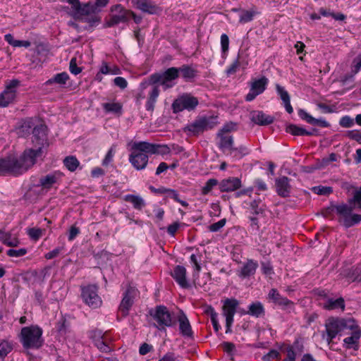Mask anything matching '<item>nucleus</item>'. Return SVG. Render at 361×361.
<instances>
[{"instance_id":"53","label":"nucleus","mask_w":361,"mask_h":361,"mask_svg":"<svg viewBox=\"0 0 361 361\" xmlns=\"http://www.w3.org/2000/svg\"><path fill=\"white\" fill-rule=\"evenodd\" d=\"M218 184V180L214 178L209 179L205 185L202 188V193L203 195H207L209 193L213 188Z\"/></svg>"},{"instance_id":"16","label":"nucleus","mask_w":361,"mask_h":361,"mask_svg":"<svg viewBox=\"0 0 361 361\" xmlns=\"http://www.w3.org/2000/svg\"><path fill=\"white\" fill-rule=\"evenodd\" d=\"M268 298L274 304L280 306L283 310L288 312H293L295 304L286 297L282 296L276 288H271L268 294Z\"/></svg>"},{"instance_id":"30","label":"nucleus","mask_w":361,"mask_h":361,"mask_svg":"<svg viewBox=\"0 0 361 361\" xmlns=\"http://www.w3.org/2000/svg\"><path fill=\"white\" fill-rule=\"evenodd\" d=\"M276 90L281 99L283 101L286 111L288 114H292L293 109L290 104V99L288 92L279 84L276 85Z\"/></svg>"},{"instance_id":"31","label":"nucleus","mask_w":361,"mask_h":361,"mask_svg":"<svg viewBox=\"0 0 361 361\" xmlns=\"http://www.w3.org/2000/svg\"><path fill=\"white\" fill-rule=\"evenodd\" d=\"M248 314L255 318L263 317L265 315V309L259 301H255L247 306Z\"/></svg>"},{"instance_id":"19","label":"nucleus","mask_w":361,"mask_h":361,"mask_svg":"<svg viewBox=\"0 0 361 361\" xmlns=\"http://www.w3.org/2000/svg\"><path fill=\"white\" fill-rule=\"evenodd\" d=\"M131 3L134 7L148 14H158L161 11L152 0H131Z\"/></svg>"},{"instance_id":"63","label":"nucleus","mask_w":361,"mask_h":361,"mask_svg":"<svg viewBox=\"0 0 361 361\" xmlns=\"http://www.w3.org/2000/svg\"><path fill=\"white\" fill-rule=\"evenodd\" d=\"M69 70L71 73L74 75H78L82 71L81 68L77 66L75 58L71 59L70 61Z\"/></svg>"},{"instance_id":"51","label":"nucleus","mask_w":361,"mask_h":361,"mask_svg":"<svg viewBox=\"0 0 361 361\" xmlns=\"http://www.w3.org/2000/svg\"><path fill=\"white\" fill-rule=\"evenodd\" d=\"M106 336V333H103L102 330L95 329L89 333V337L92 340L94 344Z\"/></svg>"},{"instance_id":"29","label":"nucleus","mask_w":361,"mask_h":361,"mask_svg":"<svg viewBox=\"0 0 361 361\" xmlns=\"http://www.w3.org/2000/svg\"><path fill=\"white\" fill-rule=\"evenodd\" d=\"M151 85L152 87L148 92V97L145 104V108L147 111H152L154 109L155 104L159 95L160 90L158 85Z\"/></svg>"},{"instance_id":"2","label":"nucleus","mask_w":361,"mask_h":361,"mask_svg":"<svg viewBox=\"0 0 361 361\" xmlns=\"http://www.w3.org/2000/svg\"><path fill=\"white\" fill-rule=\"evenodd\" d=\"M169 152L166 145L153 144L147 142H135L132 146V152L129 155V161L137 170L145 169L148 163V155Z\"/></svg>"},{"instance_id":"14","label":"nucleus","mask_w":361,"mask_h":361,"mask_svg":"<svg viewBox=\"0 0 361 361\" xmlns=\"http://www.w3.org/2000/svg\"><path fill=\"white\" fill-rule=\"evenodd\" d=\"M63 173L59 171L51 172L45 176H42L39 179L37 186L43 190H50L51 188L57 187L61 184Z\"/></svg>"},{"instance_id":"9","label":"nucleus","mask_w":361,"mask_h":361,"mask_svg":"<svg viewBox=\"0 0 361 361\" xmlns=\"http://www.w3.org/2000/svg\"><path fill=\"white\" fill-rule=\"evenodd\" d=\"M222 315L226 319V334L232 333L234 315L237 313L240 302L235 298H226L221 300Z\"/></svg>"},{"instance_id":"47","label":"nucleus","mask_w":361,"mask_h":361,"mask_svg":"<svg viewBox=\"0 0 361 361\" xmlns=\"http://www.w3.org/2000/svg\"><path fill=\"white\" fill-rule=\"evenodd\" d=\"M94 345L101 351L104 353H108L111 350V347L109 346V341L107 337L105 336L102 340H99L98 342L94 343Z\"/></svg>"},{"instance_id":"33","label":"nucleus","mask_w":361,"mask_h":361,"mask_svg":"<svg viewBox=\"0 0 361 361\" xmlns=\"http://www.w3.org/2000/svg\"><path fill=\"white\" fill-rule=\"evenodd\" d=\"M316 131L317 130L315 129H312L311 131H309L295 124H290L286 127L287 133L296 136H310L314 135Z\"/></svg>"},{"instance_id":"64","label":"nucleus","mask_w":361,"mask_h":361,"mask_svg":"<svg viewBox=\"0 0 361 361\" xmlns=\"http://www.w3.org/2000/svg\"><path fill=\"white\" fill-rule=\"evenodd\" d=\"M281 355L278 350H271L265 356L264 360L267 361H271L273 360H279Z\"/></svg>"},{"instance_id":"42","label":"nucleus","mask_w":361,"mask_h":361,"mask_svg":"<svg viewBox=\"0 0 361 361\" xmlns=\"http://www.w3.org/2000/svg\"><path fill=\"white\" fill-rule=\"evenodd\" d=\"M63 164L68 171L73 172L79 166L80 162L75 157L68 156L63 159Z\"/></svg>"},{"instance_id":"25","label":"nucleus","mask_w":361,"mask_h":361,"mask_svg":"<svg viewBox=\"0 0 361 361\" xmlns=\"http://www.w3.org/2000/svg\"><path fill=\"white\" fill-rule=\"evenodd\" d=\"M276 190L277 194L282 197L290 196L291 186L290 185V178L287 176H281L276 179Z\"/></svg>"},{"instance_id":"11","label":"nucleus","mask_w":361,"mask_h":361,"mask_svg":"<svg viewBox=\"0 0 361 361\" xmlns=\"http://www.w3.org/2000/svg\"><path fill=\"white\" fill-rule=\"evenodd\" d=\"M81 298L85 305L92 309H97L102 304V300L98 295V286L94 284H89L80 287Z\"/></svg>"},{"instance_id":"3","label":"nucleus","mask_w":361,"mask_h":361,"mask_svg":"<svg viewBox=\"0 0 361 361\" xmlns=\"http://www.w3.org/2000/svg\"><path fill=\"white\" fill-rule=\"evenodd\" d=\"M353 207L348 204H331L322 212L325 217L330 216L334 212L338 216V221L345 228H348L361 222V214L353 213Z\"/></svg>"},{"instance_id":"57","label":"nucleus","mask_w":361,"mask_h":361,"mask_svg":"<svg viewBox=\"0 0 361 361\" xmlns=\"http://www.w3.org/2000/svg\"><path fill=\"white\" fill-rule=\"evenodd\" d=\"M108 2L109 0H96L94 3H91L94 14L99 13L102 8L107 5Z\"/></svg>"},{"instance_id":"28","label":"nucleus","mask_w":361,"mask_h":361,"mask_svg":"<svg viewBox=\"0 0 361 361\" xmlns=\"http://www.w3.org/2000/svg\"><path fill=\"white\" fill-rule=\"evenodd\" d=\"M178 75L186 82H192L197 76L198 71L192 65H183L178 68Z\"/></svg>"},{"instance_id":"13","label":"nucleus","mask_w":361,"mask_h":361,"mask_svg":"<svg viewBox=\"0 0 361 361\" xmlns=\"http://www.w3.org/2000/svg\"><path fill=\"white\" fill-rule=\"evenodd\" d=\"M112 14L106 23L108 27H113L121 23H126L130 19L132 11L126 9L121 4H116L111 7Z\"/></svg>"},{"instance_id":"35","label":"nucleus","mask_w":361,"mask_h":361,"mask_svg":"<svg viewBox=\"0 0 361 361\" xmlns=\"http://www.w3.org/2000/svg\"><path fill=\"white\" fill-rule=\"evenodd\" d=\"M123 200L133 204L135 209L141 210L145 206L144 200L139 195H126L124 196Z\"/></svg>"},{"instance_id":"54","label":"nucleus","mask_w":361,"mask_h":361,"mask_svg":"<svg viewBox=\"0 0 361 361\" xmlns=\"http://www.w3.org/2000/svg\"><path fill=\"white\" fill-rule=\"evenodd\" d=\"M355 124V119L350 116H344L339 120V125L345 128H350Z\"/></svg>"},{"instance_id":"55","label":"nucleus","mask_w":361,"mask_h":361,"mask_svg":"<svg viewBox=\"0 0 361 361\" xmlns=\"http://www.w3.org/2000/svg\"><path fill=\"white\" fill-rule=\"evenodd\" d=\"M346 137L352 140L356 141L361 145V131L359 130H348L345 134Z\"/></svg>"},{"instance_id":"46","label":"nucleus","mask_w":361,"mask_h":361,"mask_svg":"<svg viewBox=\"0 0 361 361\" xmlns=\"http://www.w3.org/2000/svg\"><path fill=\"white\" fill-rule=\"evenodd\" d=\"M13 350L12 344L7 341L0 343V359H4Z\"/></svg>"},{"instance_id":"37","label":"nucleus","mask_w":361,"mask_h":361,"mask_svg":"<svg viewBox=\"0 0 361 361\" xmlns=\"http://www.w3.org/2000/svg\"><path fill=\"white\" fill-rule=\"evenodd\" d=\"M251 212L254 215L263 214L265 212L266 205L260 198H257L250 202Z\"/></svg>"},{"instance_id":"34","label":"nucleus","mask_w":361,"mask_h":361,"mask_svg":"<svg viewBox=\"0 0 361 361\" xmlns=\"http://www.w3.org/2000/svg\"><path fill=\"white\" fill-rule=\"evenodd\" d=\"M345 307V301L343 298H339L336 300L329 298L324 304V308L328 310L341 309L342 311H344Z\"/></svg>"},{"instance_id":"49","label":"nucleus","mask_w":361,"mask_h":361,"mask_svg":"<svg viewBox=\"0 0 361 361\" xmlns=\"http://www.w3.org/2000/svg\"><path fill=\"white\" fill-rule=\"evenodd\" d=\"M44 231V229L31 228L27 230V235L32 240L37 241L41 238Z\"/></svg>"},{"instance_id":"43","label":"nucleus","mask_w":361,"mask_h":361,"mask_svg":"<svg viewBox=\"0 0 361 361\" xmlns=\"http://www.w3.org/2000/svg\"><path fill=\"white\" fill-rule=\"evenodd\" d=\"M202 255L198 250H197V253L192 254L190 257V262L193 264L194 269L197 274L201 270L200 262L202 261Z\"/></svg>"},{"instance_id":"8","label":"nucleus","mask_w":361,"mask_h":361,"mask_svg":"<svg viewBox=\"0 0 361 361\" xmlns=\"http://www.w3.org/2000/svg\"><path fill=\"white\" fill-rule=\"evenodd\" d=\"M178 77V68L171 67L161 73H154L151 75L149 78L148 82L149 85H157V84H160L166 90L173 87L175 85L173 81Z\"/></svg>"},{"instance_id":"18","label":"nucleus","mask_w":361,"mask_h":361,"mask_svg":"<svg viewBox=\"0 0 361 361\" xmlns=\"http://www.w3.org/2000/svg\"><path fill=\"white\" fill-rule=\"evenodd\" d=\"M353 329H348L352 331L351 336L343 339V346L346 349H353L358 350L360 348L359 343L361 338V329L355 320V325Z\"/></svg>"},{"instance_id":"21","label":"nucleus","mask_w":361,"mask_h":361,"mask_svg":"<svg viewBox=\"0 0 361 361\" xmlns=\"http://www.w3.org/2000/svg\"><path fill=\"white\" fill-rule=\"evenodd\" d=\"M241 186V180L238 177H229L223 179L219 183L220 190L226 192L237 191Z\"/></svg>"},{"instance_id":"52","label":"nucleus","mask_w":361,"mask_h":361,"mask_svg":"<svg viewBox=\"0 0 361 361\" xmlns=\"http://www.w3.org/2000/svg\"><path fill=\"white\" fill-rule=\"evenodd\" d=\"M240 56L238 55L235 60L227 68L226 73L228 76L235 74L240 67Z\"/></svg>"},{"instance_id":"39","label":"nucleus","mask_w":361,"mask_h":361,"mask_svg":"<svg viewBox=\"0 0 361 361\" xmlns=\"http://www.w3.org/2000/svg\"><path fill=\"white\" fill-rule=\"evenodd\" d=\"M0 239L4 245L10 247H16L19 244V240L17 238L12 237L10 233L0 232Z\"/></svg>"},{"instance_id":"12","label":"nucleus","mask_w":361,"mask_h":361,"mask_svg":"<svg viewBox=\"0 0 361 361\" xmlns=\"http://www.w3.org/2000/svg\"><path fill=\"white\" fill-rule=\"evenodd\" d=\"M20 85V81L13 79L6 83L4 90L0 94V107H6L13 102L16 97V89Z\"/></svg>"},{"instance_id":"5","label":"nucleus","mask_w":361,"mask_h":361,"mask_svg":"<svg viewBox=\"0 0 361 361\" xmlns=\"http://www.w3.org/2000/svg\"><path fill=\"white\" fill-rule=\"evenodd\" d=\"M355 325L353 318L330 317L325 323L326 341L330 344L340 333L353 329Z\"/></svg>"},{"instance_id":"56","label":"nucleus","mask_w":361,"mask_h":361,"mask_svg":"<svg viewBox=\"0 0 361 361\" xmlns=\"http://www.w3.org/2000/svg\"><path fill=\"white\" fill-rule=\"evenodd\" d=\"M27 252L26 248H20L18 250L15 249H9L6 251V254L8 256L11 257H20L25 255Z\"/></svg>"},{"instance_id":"44","label":"nucleus","mask_w":361,"mask_h":361,"mask_svg":"<svg viewBox=\"0 0 361 361\" xmlns=\"http://www.w3.org/2000/svg\"><path fill=\"white\" fill-rule=\"evenodd\" d=\"M236 124L234 123H228L225 124L221 129H220L217 133V137L219 138V140H221V136H231L228 134H226L228 133H230L231 131H234L236 130Z\"/></svg>"},{"instance_id":"20","label":"nucleus","mask_w":361,"mask_h":361,"mask_svg":"<svg viewBox=\"0 0 361 361\" xmlns=\"http://www.w3.org/2000/svg\"><path fill=\"white\" fill-rule=\"evenodd\" d=\"M133 293L134 290L132 288H128L123 293V299L118 307V312L122 317H126L129 313V310L133 304Z\"/></svg>"},{"instance_id":"61","label":"nucleus","mask_w":361,"mask_h":361,"mask_svg":"<svg viewBox=\"0 0 361 361\" xmlns=\"http://www.w3.org/2000/svg\"><path fill=\"white\" fill-rule=\"evenodd\" d=\"M286 357L284 359V361H295L296 353L293 350V346L288 345L286 348Z\"/></svg>"},{"instance_id":"1","label":"nucleus","mask_w":361,"mask_h":361,"mask_svg":"<svg viewBox=\"0 0 361 361\" xmlns=\"http://www.w3.org/2000/svg\"><path fill=\"white\" fill-rule=\"evenodd\" d=\"M47 128L44 124L36 125L32 129V142L38 145L36 149H27L19 157L8 156L0 158V176H18L32 167L37 158L42 153V147L47 144Z\"/></svg>"},{"instance_id":"26","label":"nucleus","mask_w":361,"mask_h":361,"mask_svg":"<svg viewBox=\"0 0 361 361\" xmlns=\"http://www.w3.org/2000/svg\"><path fill=\"white\" fill-rule=\"evenodd\" d=\"M251 121L259 126H268L271 124L274 118L272 116L267 115L262 111H253L250 114Z\"/></svg>"},{"instance_id":"6","label":"nucleus","mask_w":361,"mask_h":361,"mask_svg":"<svg viewBox=\"0 0 361 361\" xmlns=\"http://www.w3.org/2000/svg\"><path fill=\"white\" fill-rule=\"evenodd\" d=\"M149 314L154 321V326L159 331H166V327H173L177 319L164 305H158L149 311Z\"/></svg>"},{"instance_id":"32","label":"nucleus","mask_w":361,"mask_h":361,"mask_svg":"<svg viewBox=\"0 0 361 361\" xmlns=\"http://www.w3.org/2000/svg\"><path fill=\"white\" fill-rule=\"evenodd\" d=\"M35 121V120L32 118H27L23 120L19 127V133L22 136L29 135L36 126Z\"/></svg>"},{"instance_id":"40","label":"nucleus","mask_w":361,"mask_h":361,"mask_svg":"<svg viewBox=\"0 0 361 361\" xmlns=\"http://www.w3.org/2000/svg\"><path fill=\"white\" fill-rule=\"evenodd\" d=\"M69 79V76L67 73L62 72L57 73L53 78L49 79L47 82V85H51L53 83H57L59 85H65L67 80Z\"/></svg>"},{"instance_id":"50","label":"nucleus","mask_w":361,"mask_h":361,"mask_svg":"<svg viewBox=\"0 0 361 361\" xmlns=\"http://www.w3.org/2000/svg\"><path fill=\"white\" fill-rule=\"evenodd\" d=\"M221 47L222 56L224 57L226 56L229 49V38L226 34H222L221 35Z\"/></svg>"},{"instance_id":"23","label":"nucleus","mask_w":361,"mask_h":361,"mask_svg":"<svg viewBox=\"0 0 361 361\" xmlns=\"http://www.w3.org/2000/svg\"><path fill=\"white\" fill-rule=\"evenodd\" d=\"M176 319L179 323L180 334L185 338H192V326L185 314L181 311Z\"/></svg>"},{"instance_id":"58","label":"nucleus","mask_w":361,"mask_h":361,"mask_svg":"<svg viewBox=\"0 0 361 361\" xmlns=\"http://www.w3.org/2000/svg\"><path fill=\"white\" fill-rule=\"evenodd\" d=\"M361 71V54H359L355 59L353 61V64L351 66L350 71H352L354 74L358 73Z\"/></svg>"},{"instance_id":"41","label":"nucleus","mask_w":361,"mask_h":361,"mask_svg":"<svg viewBox=\"0 0 361 361\" xmlns=\"http://www.w3.org/2000/svg\"><path fill=\"white\" fill-rule=\"evenodd\" d=\"M103 109L106 113H114L121 114L122 112V105L120 103H104L102 104Z\"/></svg>"},{"instance_id":"27","label":"nucleus","mask_w":361,"mask_h":361,"mask_svg":"<svg viewBox=\"0 0 361 361\" xmlns=\"http://www.w3.org/2000/svg\"><path fill=\"white\" fill-rule=\"evenodd\" d=\"M94 14V11L91 6V2H87L82 4L81 3L79 4V6L76 7L73 11V17L75 20H83L84 18L86 16Z\"/></svg>"},{"instance_id":"10","label":"nucleus","mask_w":361,"mask_h":361,"mask_svg":"<svg viewBox=\"0 0 361 361\" xmlns=\"http://www.w3.org/2000/svg\"><path fill=\"white\" fill-rule=\"evenodd\" d=\"M218 123L217 116L201 117L188 124L184 128L191 135H197L204 130L214 128Z\"/></svg>"},{"instance_id":"45","label":"nucleus","mask_w":361,"mask_h":361,"mask_svg":"<svg viewBox=\"0 0 361 361\" xmlns=\"http://www.w3.org/2000/svg\"><path fill=\"white\" fill-rule=\"evenodd\" d=\"M256 12L253 11L243 10L240 14L239 23L242 24L247 23L253 20Z\"/></svg>"},{"instance_id":"60","label":"nucleus","mask_w":361,"mask_h":361,"mask_svg":"<svg viewBox=\"0 0 361 361\" xmlns=\"http://www.w3.org/2000/svg\"><path fill=\"white\" fill-rule=\"evenodd\" d=\"M355 74H354L352 71H350V73H346V74L342 75L340 78L339 81H340V82L343 85H345L349 82H354V79H355Z\"/></svg>"},{"instance_id":"48","label":"nucleus","mask_w":361,"mask_h":361,"mask_svg":"<svg viewBox=\"0 0 361 361\" xmlns=\"http://www.w3.org/2000/svg\"><path fill=\"white\" fill-rule=\"evenodd\" d=\"M312 191L319 195H329L333 192V189L331 187L328 186H314L312 188Z\"/></svg>"},{"instance_id":"36","label":"nucleus","mask_w":361,"mask_h":361,"mask_svg":"<svg viewBox=\"0 0 361 361\" xmlns=\"http://www.w3.org/2000/svg\"><path fill=\"white\" fill-rule=\"evenodd\" d=\"M348 206L361 210V185L353 191V196L348 200Z\"/></svg>"},{"instance_id":"4","label":"nucleus","mask_w":361,"mask_h":361,"mask_svg":"<svg viewBox=\"0 0 361 361\" xmlns=\"http://www.w3.org/2000/svg\"><path fill=\"white\" fill-rule=\"evenodd\" d=\"M42 329L37 325L25 326L19 335L20 341L25 349H38L44 343Z\"/></svg>"},{"instance_id":"59","label":"nucleus","mask_w":361,"mask_h":361,"mask_svg":"<svg viewBox=\"0 0 361 361\" xmlns=\"http://www.w3.org/2000/svg\"><path fill=\"white\" fill-rule=\"evenodd\" d=\"M226 223V219H222L219 220V221L211 224L209 226V230L211 232H217L225 226Z\"/></svg>"},{"instance_id":"7","label":"nucleus","mask_w":361,"mask_h":361,"mask_svg":"<svg viewBox=\"0 0 361 361\" xmlns=\"http://www.w3.org/2000/svg\"><path fill=\"white\" fill-rule=\"evenodd\" d=\"M218 147L223 154L234 160H239L250 153L248 147L244 145L235 147L233 136H221Z\"/></svg>"},{"instance_id":"24","label":"nucleus","mask_w":361,"mask_h":361,"mask_svg":"<svg viewBox=\"0 0 361 361\" xmlns=\"http://www.w3.org/2000/svg\"><path fill=\"white\" fill-rule=\"evenodd\" d=\"M259 267L258 262L254 259H247L244 262L238 271V276L242 279H247L255 274Z\"/></svg>"},{"instance_id":"38","label":"nucleus","mask_w":361,"mask_h":361,"mask_svg":"<svg viewBox=\"0 0 361 361\" xmlns=\"http://www.w3.org/2000/svg\"><path fill=\"white\" fill-rule=\"evenodd\" d=\"M4 40L13 46V47H23L25 48L29 47L31 45V42L28 40H18L15 39L11 34H6L4 36Z\"/></svg>"},{"instance_id":"15","label":"nucleus","mask_w":361,"mask_h":361,"mask_svg":"<svg viewBox=\"0 0 361 361\" xmlns=\"http://www.w3.org/2000/svg\"><path fill=\"white\" fill-rule=\"evenodd\" d=\"M199 102L197 97L189 94H183L174 100L172 109L174 113L180 112L185 109L191 111L196 108Z\"/></svg>"},{"instance_id":"22","label":"nucleus","mask_w":361,"mask_h":361,"mask_svg":"<svg viewBox=\"0 0 361 361\" xmlns=\"http://www.w3.org/2000/svg\"><path fill=\"white\" fill-rule=\"evenodd\" d=\"M187 270L182 265H176L171 273V276L176 282L183 288H189V283L186 279Z\"/></svg>"},{"instance_id":"62","label":"nucleus","mask_w":361,"mask_h":361,"mask_svg":"<svg viewBox=\"0 0 361 361\" xmlns=\"http://www.w3.org/2000/svg\"><path fill=\"white\" fill-rule=\"evenodd\" d=\"M80 233V230L75 225H73L68 232V239L69 241H73Z\"/></svg>"},{"instance_id":"17","label":"nucleus","mask_w":361,"mask_h":361,"mask_svg":"<svg viewBox=\"0 0 361 361\" xmlns=\"http://www.w3.org/2000/svg\"><path fill=\"white\" fill-rule=\"evenodd\" d=\"M268 82L269 80L265 76L254 80L250 84V89L248 94L245 96V100L247 102H251L254 100L257 96L263 93L267 89Z\"/></svg>"}]
</instances>
